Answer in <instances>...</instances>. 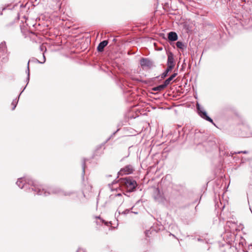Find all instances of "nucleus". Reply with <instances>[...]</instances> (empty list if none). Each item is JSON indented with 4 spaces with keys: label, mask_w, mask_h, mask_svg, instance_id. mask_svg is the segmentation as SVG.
Returning <instances> with one entry per match:
<instances>
[{
    "label": "nucleus",
    "mask_w": 252,
    "mask_h": 252,
    "mask_svg": "<svg viewBox=\"0 0 252 252\" xmlns=\"http://www.w3.org/2000/svg\"><path fill=\"white\" fill-rule=\"evenodd\" d=\"M26 183L32 186V190L36 192L37 194L40 195H43L46 196L51 193H55L58 194L60 195L66 196L70 195L71 194L70 192H65L57 188L50 189V190L51 191V192L48 191H47V190H45L41 185H38V183L36 181H33L32 179L21 178L18 179L16 182L17 185L21 189L24 188Z\"/></svg>",
    "instance_id": "f257e3e1"
},
{
    "label": "nucleus",
    "mask_w": 252,
    "mask_h": 252,
    "mask_svg": "<svg viewBox=\"0 0 252 252\" xmlns=\"http://www.w3.org/2000/svg\"><path fill=\"white\" fill-rule=\"evenodd\" d=\"M119 182L120 185L125 187L129 192L133 191L137 186L136 182L130 178L121 179Z\"/></svg>",
    "instance_id": "f03ea898"
},
{
    "label": "nucleus",
    "mask_w": 252,
    "mask_h": 252,
    "mask_svg": "<svg viewBox=\"0 0 252 252\" xmlns=\"http://www.w3.org/2000/svg\"><path fill=\"white\" fill-rule=\"evenodd\" d=\"M153 196L154 199L159 203H163L165 201V198L163 192L160 191L158 188L154 189Z\"/></svg>",
    "instance_id": "7ed1b4c3"
},
{
    "label": "nucleus",
    "mask_w": 252,
    "mask_h": 252,
    "mask_svg": "<svg viewBox=\"0 0 252 252\" xmlns=\"http://www.w3.org/2000/svg\"><path fill=\"white\" fill-rule=\"evenodd\" d=\"M197 109L198 114L202 118L212 123L214 125H215L213 120L207 115L206 112L202 107H201L198 103H197Z\"/></svg>",
    "instance_id": "20e7f679"
},
{
    "label": "nucleus",
    "mask_w": 252,
    "mask_h": 252,
    "mask_svg": "<svg viewBox=\"0 0 252 252\" xmlns=\"http://www.w3.org/2000/svg\"><path fill=\"white\" fill-rule=\"evenodd\" d=\"M226 226L230 229V231L231 232H233L234 230H237V221L236 220V219H234L232 218V220H230L227 221Z\"/></svg>",
    "instance_id": "39448f33"
},
{
    "label": "nucleus",
    "mask_w": 252,
    "mask_h": 252,
    "mask_svg": "<svg viewBox=\"0 0 252 252\" xmlns=\"http://www.w3.org/2000/svg\"><path fill=\"white\" fill-rule=\"evenodd\" d=\"M133 170L134 169L132 166L131 165H128L126 166L123 168H122L121 170L119 172V174H130L133 172Z\"/></svg>",
    "instance_id": "423d86ee"
},
{
    "label": "nucleus",
    "mask_w": 252,
    "mask_h": 252,
    "mask_svg": "<svg viewBox=\"0 0 252 252\" xmlns=\"http://www.w3.org/2000/svg\"><path fill=\"white\" fill-rule=\"evenodd\" d=\"M251 189H252V187H251V184H248V185H247L245 186V190H246V191L247 193V199H248V203L249 204L250 210L251 211V212L252 213V209L251 208V206L250 205V201H249V196H250L251 194Z\"/></svg>",
    "instance_id": "0eeeda50"
},
{
    "label": "nucleus",
    "mask_w": 252,
    "mask_h": 252,
    "mask_svg": "<svg viewBox=\"0 0 252 252\" xmlns=\"http://www.w3.org/2000/svg\"><path fill=\"white\" fill-rule=\"evenodd\" d=\"M168 39L170 41H176L178 39V36L176 32H170L168 33Z\"/></svg>",
    "instance_id": "6e6552de"
},
{
    "label": "nucleus",
    "mask_w": 252,
    "mask_h": 252,
    "mask_svg": "<svg viewBox=\"0 0 252 252\" xmlns=\"http://www.w3.org/2000/svg\"><path fill=\"white\" fill-rule=\"evenodd\" d=\"M108 42L106 40H104L102 42H100L98 47L97 50L99 52H101L103 50L104 48L107 45Z\"/></svg>",
    "instance_id": "1a4fd4ad"
},
{
    "label": "nucleus",
    "mask_w": 252,
    "mask_h": 252,
    "mask_svg": "<svg viewBox=\"0 0 252 252\" xmlns=\"http://www.w3.org/2000/svg\"><path fill=\"white\" fill-rule=\"evenodd\" d=\"M115 196L118 204H122L123 203L124 199L121 193L116 194Z\"/></svg>",
    "instance_id": "9d476101"
},
{
    "label": "nucleus",
    "mask_w": 252,
    "mask_h": 252,
    "mask_svg": "<svg viewBox=\"0 0 252 252\" xmlns=\"http://www.w3.org/2000/svg\"><path fill=\"white\" fill-rule=\"evenodd\" d=\"M167 65L174 66V58L172 54H170L168 56Z\"/></svg>",
    "instance_id": "9b49d317"
},
{
    "label": "nucleus",
    "mask_w": 252,
    "mask_h": 252,
    "mask_svg": "<svg viewBox=\"0 0 252 252\" xmlns=\"http://www.w3.org/2000/svg\"><path fill=\"white\" fill-rule=\"evenodd\" d=\"M177 74L175 73L173 74L169 78L166 79L164 83V86H167L168 85L171 83V82L173 79L177 76Z\"/></svg>",
    "instance_id": "f8f14e48"
},
{
    "label": "nucleus",
    "mask_w": 252,
    "mask_h": 252,
    "mask_svg": "<svg viewBox=\"0 0 252 252\" xmlns=\"http://www.w3.org/2000/svg\"><path fill=\"white\" fill-rule=\"evenodd\" d=\"M140 64L142 66H149L150 64V62L147 59H142L140 61Z\"/></svg>",
    "instance_id": "ddd939ff"
},
{
    "label": "nucleus",
    "mask_w": 252,
    "mask_h": 252,
    "mask_svg": "<svg viewBox=\"0 0 252 252\" xmlns=\"http://www.w3.org/2000/svg\"><path fill=\"white\" fill-rule=\"evenodd\" d=\"M20 96V95H18V97L17 98H16L15 99H13V100L11 103V105L13 106V107L12 108V110H14L15 108H16Z\"/></svg>",
    "instance_id": "4468645a"
},
{
    "label": "nucleus",
    "mask_w": 252,
    "mask_h": 252,
    "mask_svg": "<svg viewBox=\"0 0 252 252\" xmlns=\"http://www.w3.org/2000/svg\"><path fill=\"white\" fill-rule=\"evenodd\" d=\"M177 47L181 49H184L185 48V45L183 43V42L181 41H178L176 43Z\"/></svg>",
    "instance_id": "2eb2a0df"
},
{
    "label": "nucleus",
    "mask_w": 252,
    "mask_h": 252,
    "mask_svg": "<svg viewBox=\"0 0 252 252\" xmlns=\"http://www.w3.org/2000/svg\"><path fill=\"white\" fill-rule=\"evenodd\" d=\"M166 86H164V84L159 85L158 87H155L153 88V90L154 91H158V90H161L163 89L164 88H165Z\"/></svg>",
    "instance_id": "dca6fc26"
},
{
    "label": "nucleus",
    "mask_w": 252,
    "mask_h": 252,
    "mask_svg": "<svg viewBox=\"0 0 252 252\" xmlns=\"http://www.w3.org/2000/svg\"><path fill=\"white\" fill-rule=\"evenodd\" d=\"M129 212H130V209H126L125 211H124L123 212H122V213H121L120 211H118V214H119V215H120L121 214L126 215V214H128Z\"/></svg>",
    "instance_id": "f3484780"
},
{
    "label": "nucleus",
    "mask_w": 252,
    "mask_h": 252,
    "mask_svg": "<svg viewBox=\"0 0 252 252\" xmlns=\"http://www.w3.org/2000/svg\"><path fill=\"white\" fill-rule=\"evenodd\" d=\"M85 160L84 159L82 163V174L83 175L85 174Z\"/></svg>",
    "instance_id": "a211bd4d"
},
{
    "label": "nucleus",
    "mask_w": 252,
    "mask_h": 252,
    "mask_svg": "<svg viewBox=\"0 0 252 252\" xmlns=\"http://www.w3.org/2000/svg\"><path fill=\"white\" fill-rule=\"evenodd\" d=\"M174 66L171 65H168L167 68L166 69L165 72L168 73L169 71H171Z\"/></svg>",
    "instance_id": "6ab92c4d"
},
{
    "label": "nucleus",
    "mask_w": 252,
    "mask_h": 252,
    "mask_svg": "<svg viewBox=\"0 0 252 252\" xmlns=\"http://www.w3.org/2000/svg\"><path fill=\"white\" fill-rule=\"evenodd\" d=\"M247 152L245 151H239V152H234V153H232L231 152V154L232 155H233L234 154H240V153H247Z\"/></svg>",
    "instance_id": "aec40b11"
},
{
    "label": "nucleus",
    "mask_w": 252,
    "mask_h": 252,
    "mask_svg": "<svg viewBox=\"0 0 252 252\" xmlns=\"http://www.w3.org/2000/svg\"><path fill=\"white\" fill-rule=\"evenodd\" d=\"M97 218H98L99 219H100V220H101V221H102V222H104L105 223V224L107 225H108V223H110V222H106L104 220H102L100 219V218L99 217H96Z\"/></svg>",
    "instance_id": "412c9836"
},
{
    "label": "nucleus",
    "mask_w": 252,
    "mask_h": 252,
    "mask_svg": "<svg viewBox=\"0 0 252 252\" xmlns=\"http://www.w3.org/2000/svg\"><path fill=\"white\" fill-rule=\"evenodd\" d=\"M167 73H167L165 71L164 73H163L162 74L161 78H163L165 77L166 76Z\"/></svg>",
    "instance_id": "4be33fe9"
},
{
    "label": "nucleus",
    "mask_w": 252,
    "mask_h": 252,
    "mask_svg": "<svg viewBox=\"0 0 252 252\" xmlns=\"http://www.w3.org/2000/svg\"><path fill=\"white\" fill-rule=\"evenodd\" d=\"M81 249L80 248L78 249V250H77V252H79L81 251Z\"/></svg>",
    "instance_id": "5701e85b"
},
{
    "label": "nucleus",
    "mask_w": 252,
    "mask_h": 252,
    "mask_svg": "<svg viewBox=\"0 0 252 252\" xmlns=\"http://www.w3.org/2000/svg\"><path fill=\"white\" fill-rule=\"evenodd\" d=\"M149 231H147L146 233V235H148V233H149Z\"/></svg>",
    "instance_id": "b1692460"
},
{
    "label": "nucleus",
    "mask_w": 252,
    "mask_h": 252,
    "mask_svg": "<svg viewBox=\"0 0 252 252\" xmlns=\"http://www.w3.org/2000/svg\"><path fill=\"white\" fill-rule=\"evenodd\" d=\"M132 212V213H134V214H137V212Z\"/></svg>",
    "instance_id": "393cba45"
},
{
    "label": "nucleus",
    "mask_w": 252,
    "mask_h": 252,
    "mask_svg": "<svg viewBox=\"0 0 252 252\" xmlns=\"http://www.w3.org/2000/svg\"><path fill=\"white\" fill-rule=\"evenodd\" d=\"M173 97H176L177 95H173Z\"/></svg>",
    "instance_id": "a878e982"
},
{
    "label": "nucleus",
    "mask_w": 252,
    "mask_h": 252,
    "mask_svg": "<svg viewBox=\"0 0 252 252\" xmlns=\"http://www.w3.org/2000/svg\"><path fill=\"white\" fill-rule=\"evenodd\" d=\"M83 252H86V251H83Z\"/></svg>",
    "instance_id": "bb28decb"
}]
</instances>
